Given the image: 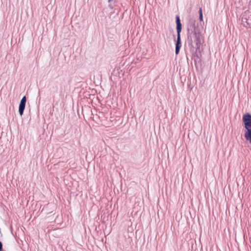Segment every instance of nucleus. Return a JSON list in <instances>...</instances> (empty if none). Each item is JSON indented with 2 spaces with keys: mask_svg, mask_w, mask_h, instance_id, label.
Wrapping results in <instances>:
<instances>
[{
  "mask_svg": "<svg viewBox=\"0 0 251 251\" xmlns=\"http://www.w3.org/2000/svg\"><path fill=\"white\" fill-rule=\"evenodd\" d=\"M176 29L177 31V39L176 44L175 53L176 54H178L179 52L180 47L181 46L180 32L182 29V25L180 22L179 17L178 15L176 16Z\"/></svg>",
  "mask_w": 251,
  "mask_h": 251,
  "instance_id": "obj_3",
  "label": "nucleus"
},
{
  "mask_svg": "<svg viewBox=\"0 0 251 251\" xmlns=\"http://www.w3.org/2000/svg\"><path fill=\"white\" fill-rule=\"evenodd\" d=\"M187 43L190 50H195L197 52L200 51L201 45L203 43V39L200 29L196 25V21L190 19L187 25Z\"/></svg>",
  "mask_w": 251,
  "mask_h": 251,
  "instance_id": "obj_1",
  "label": "nucleus"
},
{
  "mask_svg": "<svg viewBox=\"0 0 251 251\" xmlns=\"http://www.w3.org/2000/svg\"><path fill=\"white\" fill-rule=\"evenodd\" d=\"M26 99L25 96H24L20 101V103L19 106V112L20 116H22L24 113V111L25 106V103Z\"/></svg>",
  "mask_w": 251,
  "mask_h": 251,
  "instance_id": "obj_5",
  "label": "nucleus"
},
{
  "mask_svg": "<svg viewBox=\"0 0 251 251\" xmlns=\"http://www.w3.org/2000/svg\"><path fill=\"white\" fill-rule=\"evenodd\" d=\"M111 1V0H108V2H110Z\"/></svg>",
  "mask_w": 251,
  "mask_h": 251,
  "instance_id": "obj_9",
  "label": "nucleus"
},
{
  "mask_svg": "<svg viewBox=\"0 0 251 251\" xmlns=\"http://www.w3.org/2000/svg\"><path fill=\"white\" fill-rule=\"evenodd\" d=\"M242 121L246 130L244 137L247 141L251 143V114L247 113L243 115Z\"/></svg>",
  "mask_w": 251,
  "mask_h": 251,
  "instance_id": "obj_2",
  "label": "nucleus"
},
{
  "mask_svg": "<svg viewBox=\"0 0 251 251\" xmlns=\"http://www.w3.org/2000/svg\"><path fill=\"white\" fill-rule=\"evenodd\" d=\"M242 23L244 26L251 28V12L246 11L242 17Z\"/></svg>",
  "mask_w": 251,
  "mask_h": 251,
  "instance_id": "obj_4",
  "label": "nucleus"
},
{
  "mask_svg": "<svg viewBox=\"0 0 251 251\" xmlns=\"http://www.w3.org/2000/svg\"><path fill=\"white\" fill-rule=\"evenodd\" d=\"M2 243L0 241V251H2Z\"/></svg>",
  "mask_w": 251,
  "mask_h": 251,
  "instance_id": "obj_7",
  "label": "nucleus"
},
{
  "mask_svg": "<svg viewBox=\"0 0 251 251\" xmlns=\"http://www.w3.org/2000/svg\"><path fill=\"white\" fill-rule=\"evenodd\" d=\"M199 15H202V9L200 8L199 10Z\"/></svg>",
  "mask_w": 251,
  "mask_h": 251,
  "instance_id": "obj_6",
  "label": "nucleus"
},
{
  "mask_svg": "<svg viewBox=\"0 0 251 251\" xmlns=\"http://www.w3.org/2000/svg\"><path fill=\"white\" fill-rule=\"evenodd\" d=\"M199 18H200V20L201 21H202L203 20V16H202V15H200Z\"/></svg>",
  "mask_w": 251,
  "mask_h": 251,
  "instance_id": "obj_8",
  "label": "nucleus"
}]
</instances>
